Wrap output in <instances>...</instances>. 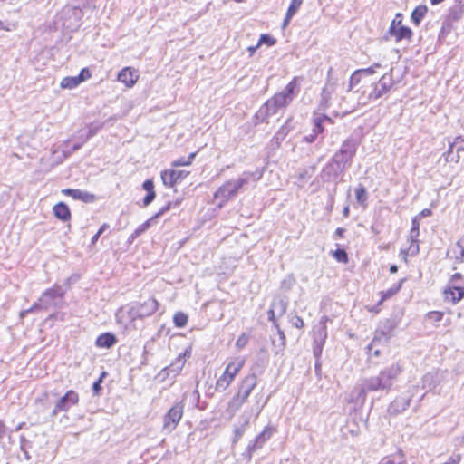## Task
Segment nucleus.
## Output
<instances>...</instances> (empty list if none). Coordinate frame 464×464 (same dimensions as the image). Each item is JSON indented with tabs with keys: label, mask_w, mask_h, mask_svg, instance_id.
Wrapping results in <instances>:
<instances>
[{
	"label": "nucleus",
	"mask_w": 464,
	"mask_h": 464,
	"mask_svg": "<svg viewBox=\"0 0 464 464\" xmlns=\"http://www.w3.org/2000/svg\"><path fill=\"white\" fill-rule=\"evenodd\" d=\"M247 183V178H239L225 182L215 193V198L218 201V207L221 208L226 202L235 197L237 191Z\"/></svg>",
	"instance_id": "5"
},
{
	"label": "nucleus",
	"mask_w": 464,
	"mask_h": 464,
	"mask_svg": "<svg viewBox=\"0 0 464 464\" xmlns=\"http://www.w3.org/2000/svg\"><path fill=\"white\" fill-rule=\"evenodd\" d=\"M188 175L185 170L166 169L161 172V179L165 186L173 187L177 182L184 179Z\"/></svg>",
	"instance_id": "15"
},
{
	"label": "nucleus",
	"mask_w": 464,
	"mask_h": 464,
	"mask_svg": "<svg viewBox=\"0 0 464 464\" xmlns=\"http://www.w3.org/2000/svg\"><path fill=\"white\" fill-rule=\"evenodd\" d=\"M287 306V298L281 295L275 296L271 304V308H273L277 313V316L279 317L283 316L285 314Z\"/></svg>",
	"instance_id": "24"
},
{
	"label": "nucleus",
	"mask_w": 464,
	"mask_h": 464,
	"mask_svg": "<svg viewBox=\"0 0 464 464\" xmlns=\"http://www.w3.org/2000/svg\"><path fill=\"white\" fill-rule=\"evenodd\" d=\"M419 234H420V223H419L418 218L415 217L411 221V228L410 236H409L410 240H411L409 251L411 253V255L417 254L419 252V244H418V240H417Z\"/></svg>",
	"instance_id": "19"
},
{
	"label": "nucleus",
	"mask_w": 464,
	"mask_h": 464,
	"mask_svg": "<svg viewBox=\"0 0 464 464\" xmlns=\"http://www.w3.org/2000/svg\"><path fill=\"white\" fill-rule=\"evenodd\" d=\"M430 215H431V210L429 208H425L416 217L418 218V220H420V218H422L424 217H429Z\"/></svg>",
	"instance_id": "51"
},
{
	"label": "nucleus",
	"mask_w": 464,
	"mask_h": 464,
	"mask_svg": "<svg viewBox=\"0 0 464 464\" xmlns=\"http://www.w3.org/2000/svg\"><path fill=\"white\" fill-rule=\"evenodd\" d=\"M159 308V303L154 298H149L143 303L132 305L129 311L128 315L131 322L137 319H143L152 315Z\"/></svg>",
	"instance_id": "6"
},
{
	"label": "nucleus",
	"mask_w": 464,
	"mask_h": 464,
	"mask_svg": "<svg viewBox=\"0 0 464 464\" xmlns=\"http://www.w3.org/2000/svg\"><path fill=\"white\" fill-rule=\"evenodd\" d=\"M380 67V63H374L371 67L355 71L350 78V88H352L353 85L358 84L361 82H362L364 81H368V76L374 73L375 69Z\"/></svg>",
	"instance_id": "16"
},
{
	"label": "nucleus",
	"mask_w": 464,
	"mask_h": 464,
	"mask_svg": "<svg viewBox=\"0 0 464 464\" xmlns=\"http://www.w3.org/2000/svg\"><path fill=\"white\" fill-rule=\"evenodd\" d=\"M184 411V405L181 402L174 404L163 418V430L171 432L180 421Z\"/></svg>",
	"instance_id": "9"
},
{
	"label": "nucleus",
	"mask_w": 464,
	"mask_h": 464,
	"mask_svg": "<svg viewBox=\"0 0 464 464\" xmlns=\"http://www.w3.org/2000/svg\"><path fill=\"white\" fill-rule=\"evenodd\" d=\"M296 87L297 79L294 78L283 91L276 93L258 110L256 115V119L268 123L270 116L276 114L279 109L286 107L293 101Z\"/></svg>",
	"instance_id": "2"
},
{
	"label": "nucleus",
	"mask_w": 464,
	"mask_h": 464,
	"mask_svg": "<svg viewBox=\"0 0 464 464\" xmlns=\"http://www.w3.org/2000/svg\"><path fill=\"white\" fill-rule=\"evenodd\" d=\"M196 156V153H190L188 158H179L177 160H174L172 162V167H180V166H188L192 163V160H194Z\"/></svg>",
	"instance_id": "36"
},
{
	"label": "nucleus",
	"mask_w": 464,
	"mask_h": 464,
	"mask_svg": "<svg viewBox=\"0 0 464 464\" xmlns=\"http://www.w3.org/2000/svg\"><path fill=\"white\" fill-rule=\"evenodd\" d=\"M79 401V395L74 391H68L54 405L52 414L57 415L61 411H67Z\"/></svg>",
	"instance_id": "11"
},
{
	"label": "nucleus",
	"mask_w": 464,
	"mask_h": 464,
	"mask_svg": "<svg viewBox=\"0 0 464 464\" xmlns=\"http://www.w3.org/2000/svg\"><path fill=\"white\" fill-rule=\"evenodd\" d=\"M256 383L257 379L255 374L246 376L240 383L237 393L247 399L254 388L256 386Z\"/></svg>",
	"instance_id": "18"
},
{
	"label": "nucleus",
	"mask_w": 464,
	"mask_h": 464,
	"mask_svg": "<svg viewBox=\"0 0 464 464\" xmlns=\"http://www.w3.org/2000/svg\"><path fill=\"white\" fill-rule=\"evenodd\" d=\"M392 23H395V25L397 27H399L400 25H401V14H396V17L392 20Z\"/></svg>",
	"instance_id": "53"
},
{
	"label": "nucleus",
	"mask_w": 464,
	"mask_h": 464,
	"mask_svg": "<svg viewBox=\"0 0 464 464\" xmlns=\"http://www.w3.org/2000/svg\"><path fill=\"white\" fill-rule=\"evenodd\" d=\"M117 79L126 87L130 88L137 82L139 75L131 67H125L119 72Z\"/></svg>",
	"instance_id": "17"
},
{
	"label": "nucleus",
	"mask_w": 464,
	"mask_h": 464,
	"mask_svg": "<svg viewBox=\"0 0 464 464\" xmlns=\"http://www.w3.org/2000/svg\"><path fill=\"white\" fill-rule=\"evenodd\" d=\"M15 24H5L4 22L0 21V30H5V31H11L13 29L15 28Z\"/></svg>",
	"instance_id": "50"
},
{
	"label": "nucleus",
	"mask_w": 464,
	"mask_h": 464,
	"mask_svg": "<svg viewBox=\"0 0 464 464\" xmlns=\"http://www.w3.org/2000/svg\"><path fill=\"white\" fill-rule=\"evenodd\" d=\"M343 214L345 218H347L349 216V207L346 206L343 210Z\"/></svg>",
	"instance_id": "63"
},
{
	"label": "nucleus",
	"mask_w": 464,
	"mask_h": 464,
	"mask_svg": "<svg viewBox=\"0 0 464 464\" xmlns=\"http://www.w3.org/2000/svg\"><path fill=\"white\" fill-rule=\"evenodd\" d=\"M63 296V292L60 286L54 285L53 287L47 289L42 296L39 298L38 303L33 305L30 309L22 313V315L25 313L33 312L38 307H44L47 309L51 306H56L58 304V301L61 300Z\"/></svg>",
	"instance_id": "7"
},
{
	"label": "nucleus",
	"mask_w": 464,
	"mask_h": 464,
	"mask_svg": "<svg viewBox=\"0 0 464 464\" xmlns=\"http://www.w3.org/2000/svg\"><path fill=\"white\" fill-rule=\"evenodd\" d=\"M247 399L244 396L237 393L233 396V398L228 401L227 407V412L230 417H233L235 413L241 408V406L246 402Z\"/></svg>",
	"instance_id": "23"
},
{
	"label": "nucleus",
	"mask_w": 464,
	"mask_h": 464,
	"mask_svg": "<svg viewBox=\"0 0 464 464\" xmlns=\"http://www.w3.org/2000/svg\"><path fill=\"white\" fill-rule=\"evenodd\" d=\"M92 74L90 72V71L87 69V68H83L80 74L77 75L78 77V80L80 81V83L82 82L83 81L91 78Z\"/></svg>",
	"instance_id": "46"
},
{
	"label": "nucleus",
	"mask_w": 464,
	"mask_h": 464,
	"mask_svg": "<svg viewBox=\"0 0 464 464\" xmlns=\"http://www.w3.org/2000/svg\"><path fill=\"white\" fill-rule=\"evenodd\" d=\"M403 365L396 362L390 366L385 367L377 376H372L362 381V385L357 390L355 401L363 403L366 400V394L369 392L389 391L393 382L402 372Z\"/></svg>",
	"instance_id": "1"
},
{
	"label": "nucleus",
	"mask_w": 464,
	"mask_h": 464,
	"mask_svg": "<svg viewBox=\"0 0 464 464\" xmlns=\"http://www.w3.org/2000/svg\"><path fill=\"white\" fill-rule=\"evenodd\" d=\"M344 229L343 228H337L336 229V234L339 236V237H343V234L344 233Z\"/></svg>",
	"instance_id": "64"
},
{
	"label": "nucleus",
	"mask_w": 464,
	"mask_h": 464,
	"mask_svg": "<svg viewBox=\"0 0 464 464\" xmlns=\"http://www.w3.org/2000/svg\"><path fill=\"white\" fill-rule=\"evenodd\" d=\"M395 328V324L393 321L386 320L379 329L376 330L375 336L372 339L370 347L375 344L376 343H388L392 335V332Z\"/></svg>",
	"instance_id": "12"
},
{
	"label": "nucleus",
	"mask_w": 464,
	"mask_h": 464,
	"mask_svg": "<svg viewBox=\"0 0 464 464\" xmlns=\"http://www.w3.org/2000/svg\"><path fill=\"white\" fill-rule=\"evenodd\" d=\"M292 17L293 16H288V14L286 13L284 23H283V27L284 28L287 26V24H289V22H290Z\"/></svg>",
	"instance_id": "59"
},
{
	"label": "nucleus",
	"mask_w": 464,
	"mask_h": 464,
	"mask_svg": "<svg viewBox=\"0 0 464 464\" xmlns=\"http://www.w3.org/2000/svg\"><path fill=\"white\" fill-rule=\"evenodd\" d=\"M291 324H292L293 326H295L296 328H303L304 327V321L298 315H294L291 318Z\"/></svg>",
	"instance_id": "45"
},
{
	"label": "nucleus",
	"mask_w": 464,
	"mask_h": 464,
	"mask_svg": "<svg viewBox=\"0 0 464 464\" xmlns=\"http://www.w3.org/2000/svg\"><path fill=\"white\" fill-rule=\"evenodd\" d=\"M457 262H464V241L459 240L448 252Z\"/></svg>",
	"instance_id": "26"
},
{
	"label": "nucleus",
	"mask_w": 464,
	"mask_h": 464,
	"mask_svg": "<svg viewBox=\"0 0 464 464\" xmlns=\"http://www.w3.org/2000/svg\"><path fill=\"white\" fill-rule=\"evenodd\" d=\"M327 320L326 317L321 319L320 324H322V329L317 333V336L315 338V342L320 341L323 343L327 336L326 328L324 325V322Z\"/></svg>",
	"instance_id": "39"
},
{
	"label": "nucleus",
	"mask_w": 464,
	"mask_h": 464,
	"mask_svg": "<svg viewBox=\"0 0 464 464\" xmlns=\"http://www.w3.org/2000/svg\"><path fill=\"white\" fill-rule=\"evenodd\" d=\"M444 295L445 299L453 304L458 303L464 297V277L459 273H456L451 276Z\"/></svg>",
	"instance_id": "8"
},
{
	"label": "nucleus",
	"mask_w": 464,
	"mask_h": 464,
	"mask_svg": "<svg viewBox=\"0 0 464 464\" xmlns=\"http://www.w3.org/2000/svg\"><path fill=\"white\" fill-rule=\"evenodd\" d=\"M302 4L303 0H291L290 6L287 10L288 16H294L301 7Z\"/></svg>",
	"instance_id": "38"
},
{
	"label": "nucleus",
	"mask_w": 464,
	"mask_h": 464,
	"mask_svg": "<svg viewBox=\"0 0 464 464\" xmlns=\"http://www.w3.org/2000/svg\"><path fill=\"white\" fill-rule=\"evenodd\" d=\"M356 200L359 204L365 207L367 201V192L362 186H359L355 190Z\"/></svg>",
	"instance_id": "35"
},
{
	"label": "nucleus",
	"mask_w": 464,
	"mask_h": 464,
	"mask_svg": "<svg viewBox=\"0 0 464 464\" xmlns=\"http://www.w3.org/2000/svg\"><path fill=\"white\" fill-rule=\"evenodd\" d=\"M393 86L392 75L391 73H384L381 79L376 82H369V81L362 82L360 90L359 102L367 104L370 102L376 101L382 95L386 94Z\"/></svg>",
	"instance_id": "3"
},
{
	"label": "nucleus",
	"mask_w": 464,
	"mask_h": 464,
	"mask_svg": "<svg viewBox=\"0 0 464 464\" xmlns=\"http://www.w3.org/2000/svg\"><path fill=\"white\" fill-rule=\"evenodd\" d=\"M275 44H276V39H274L273 37H271L268 34H261L259 42H258V45L266 44L268 46H273Z\"/></svg>",
	"instance_id": "43"
},
{
	"label": "nucleus",
	"mask_w": 464,
	"mask_h": 464,
	"mask_svg": "<svg viewBox=\"0 0 464 464\" xmlns=\"http://www.w3.org/2000/svg\"><path fill=\"white\" fill-rule=\"evenodd\" d=\"M116 343V338L113 334L106 333L102 334L96 339V345L102 348H110Z\"/></svg>",
	"instance_id": "28"
},
{
	"label": "nucleus",
	"mask_w": 464,
	"mask_h": 464,
	"mask_svg": "<svg viewBox=\"0 0 464 464\" xmlns=\"http://www.w3.org/2000/svg\"><path fill=\"white\" fill-rule=\"evenodd\" d=\"M428 12V8L426 5H419L417 6L412 14H411V19H412V22L416 24V25H419L420 21L423 19V17L425 16V14H427Z\"/></svg>",
	"instance_id": "31"
},
{
	"label": "nucleus",
	"mask_w": 464,
	"mask_h": 464,
	"mask_svg": "<svg viewBox=\"0 0 464 464\" xmlns=\"http://www.w3.org/2000/svg\"><path fill=\"white\" fill-rule=\"evenodd\" d=\"M291 119H288L285 125H283L280 130L276 134V140H284L285 137L289 133L292 127L289 125Z\"/></svg>",
	"instance_id": "37"
},
{
	"label": "nucleus",
	"mask_w": 464,
	"mask_h": 464,
	"mask_svg": "<svg viewBox=\"0 0 464 464\" xmlns=\"http://www.w3.org/2000/svg\"><path fill=\"white\" fill-rule=\"evenodd\" d=\"M277 332H278L279 337L282 340L283 343H285V336L284 332L279 327L277 328Z\"/></svg>",
	"instance_id": "58"
},
{
	"label": "nucleus",
	"mask_w": 464,
	"mask_h": 464,
	"mask_svg": "<svg viewBox=\"0 0 464 464\" xmlns=\"http://www.w3.org/2000/svg\"><path fill=\"white\" fill-rule=\"evenodd\" d=\"M142 188L148 192L154 191V184L150 179H147L144 181Z\"/></svg>",
	"instance_id": "49"
},
{
	"label": "nucleus",
	"mask_w": 464,
	"mask_h": 464,
	"mask_svg": "<svg viewBox=\"0 0 464 464\" xmlns=\"http://www.w3.org/2000/svg\"><path fill=\"white\" fill-rule=\"evenodd\" d=\"M101 382H102V379L95 382L92 385V390L95 394H97L102 389Z\"/></svg>",
	"instance_id": "52"
},
{
	"label": "nucleus",
	"mask_w": 464,
	"mask_h": 464,
	"mask_svg": "<svg viewBox=\"0 0 464 464\" xmlns=\"http://www.w3.org/2000/svg\"><path fill=\"white\" fill-rule=\"evenodd\" d=\"M99 237H100V233H96V234L92 237V244H95V243H96V241L99 239Z\"/></svg>",
	"instance_id": "62"
},
{
	"label": "nucleus",
	"mask_w": 464,
	"mask_h": 464,
	"mask_svg": "<svg viewBox=\"0 0 464 464\" xmlns=\"http://www.w3.org/2000/svg\"><path fill=\"white\" fill-rule=\"evenodd\" d=\"M80 11L78 9H72V8L64 11L65 14L72 13L73 14H77Z\"/></svg>",
	"instance_id": "61"
},
{
	"label": "nucleus",
	"mask_w": 464,
	"mask_h": 464,
	"mask_svg": "<svg viewBox=\"0 0 464 464\" xmlns=\"http://www.w3.org/2000/svg\"><path fill=\"white\" fill-rule=\"evenodd\" d=\"M170 208V203H168L166 206L162 207L154 216L141 224L138 228L134 230V232L130 236L129 241L133 242L138 237H140L142 233H144L147 229H149L153 224H155L156 219L166 213Z\"/></svg>",
	"instance_id": "13"
},
{
	"label": "nucleus",
	"mask_w": 464,
	"mask_h": 464,
	"mask_svg": "<svg viewBox=\"0 0 464 464\" xmlns=\"http://www.w3.org/2000/svg\"><path fill=\"white\" fill-rule=\"evenodd\" d=\"M53 214L62 221H68L71 218L70 209L63 202H60L53 207Z\"/></svg>",
	"instance_id": "27"
},
{
	"label": "nucleus",
	"mask_w": 464,
	"mask_h": 464,
	"mask_svg": "<svg viewBox=\"0 0 464 464\" xmlns=\"http://www.w3.org/2000/svg\"><path fill=\"white\" fill-rule=\"evenodd\" d=\"M191 354L192 347L188 346V348L185 349V351L182 353H179L176 361L173 363H171L170 371L179 373L184 367L187 360L191 357Z\"/></svg>",
	"instance_id": "21"
},
{
	"label": "nucleus",
	"mask_w": 464,
	"mask_h": 464,
	"mask_svg": "<svg viewBox=\"0 0 464 464\" xmlns=\"http://www.w3.org/2000/svg\"><path fill=\"white\" fill-rule=\"evenodd\" d=\"M5 426L3 421L0 420V439H2L5 434Z\"/></svg>",
	"instance_id": "55"
},
{
	"label": "nucleus",
	"mask_w": 464,
	"mask_h": 464,
	"mask_svg": "<svg viewBox=\"0 0 464 464\" xmlns=\"http://www.w3.org/2000/svg\"><path fill=\"white\" fill-rule=\"evenodd\" d=\"M155 197H156L155 191L148 192V194L146 195V197L143 199V205L145 207L149 206L154 200Z\"/></svg>",
	"instance_id": "47"
},
{
	"label": "nucleus",
	"mask_w": 464,
	"mask_h": 464,
	"mask_svg": "<svg viewBox=\"0 0 464 464\" xmlns=\"http://www.w3.org/2000/svg\"><path fill=\"white\" fill-rule=\"evenodd\" d=\"M315 138H316V134H313V133H312V134H309V135L305 136V137L304 138V140L306 142H308V143H312V142H314V141Z\"/></svg>",
	"instance_id": "54"
},
{
	"label": "nucleus",
	"mask_w": 464,
	"mask_h": 464,
	"mask_svg": "<svg viewBox=\"0 0 464 464\" xmlns=\"http://www.w3.org/2000/svg\"><path fill=\"white\" fill-rule=\"evenodd\" d=\"M274 433V429L272 427H266L264 430L255 439V440L247 446L246 450L248 451V459H251L253 452L256 450L260 449L266 441H267L272 434Z\"/></svg>",
	"instance_id": "14"
},
{
	"label": "nucleus",
	"mask_w": 464,
	"mask_h": 464,
	"mask_svg": "<svg viewBox=\"0 0 464 464\" xmlns=\"http://www.w3.org/2000/svg\"><path fill=\"white\" fill-rule=\"evenodd\" d=\"M295 282V279L293 275L287 276L282 282H281V288L288 291L292 288Z\"/></svg>",
	"instance_id": "41"
},
{
	"label": "nucleus",
	"mask_w": 464,
	"mask_h": 464,
	"mask_svg": "<svg viewBox=\"0 0 464 464\" xmlns=\"http://www.w3.org/2000/svg\"><path fill=\"white\" fill-rule=\"evenodd\" d=\"M345 169L346 168L342 166L338 161H335L334 159H332L331 162L324 169V174L327 176L328 179H336Z\"/></svg>",
	"instance_id": "22"
},
{
	"label": "nucleus",
	"mask_w": 464,
	"mask_h": 464,
	"mask_svg": "<svg viewBox=\"0 0 464 464\" xmlns=\"http://www.w3.org/2000/svg\"><path fill=\"white\" fill-rule=\"evenodd\" d=\"M379 464H396V463L391 459H383L380 461Z\"/></svg>",
	"instance_id": "57"
},
{
	"label": "nucleus",
	"mask_w": 464,
	"mask_h": 464,
	"mask_svg": "<svg viewBox=\"0 0 464 464\" xmlns=\"http://www.w3.org/2000/svg\"><path fill=\"white\" fill-rule=\"evenodd\" d=\"M246 360L242 357H235L228 362L223 374L216 382V390L224 392L234 381L235 377L245 365Z\"/></svg>",
	"instance_id": "4"
},
{
	"label": "nucleus",
	"mask_w": 464,
	"mask_h": 464,
	"mask_svg": "<svg viewBox=\"0 0 464 464\" xmlns=\"http://www.w3.org/2000/svg\"><path fill=\"white\" fill-rule=\"evenodd\" d=\"M333 256L339 261V262H342V263H347L348 262V256H347V253L343 250V249H337L336 251H334V253L333 254Z\"/></svg>",
	"instance_id": "42"
},
{
	"label": "nucleus",
	"mask_w": 464,
	"mask_h": 464,
	"mask_svg": "<svg viewBox=\"0 0 464 464\" xmlns=\"http://www.w3.org/2000/svg\"><path fill=\"white\" fill-rule=\"evenodd\" d=\"M389 33L395 38L397 42L407 39L410 40L412 35V32L409 27L400 25L397 27L395 23H392Z\"/></svg>",
	"instance_id": "20"
},
{
	"label": "nucleus",
	"mask_w": 464,
	"mask_h": 464,
	"mask_svg": "<svg viewBox=\"0 0 464 464\" xmlns=\"http://www.w3.org/2000/svg\"><path fill=\"white\" fill-rule=\"evenodd\" d=\"M324 120H329L326 116L317 117L314 119V128L313 130V134H316V136L324 131V128L322 127V122Z\"/></svg>",
	"instance_id": "40"
},
{
	"label": "nucleus",
	"mask_w": 464,
	"mask_h": 464,
	"mask_svg": "<svg viewBox=\"0 0 464 464\" xmlns=\"http://www.w3.org/2000/svg\"><path fill=\"white\" fill-rule=\"evenodd\" d=\"M336 85L333 82H327L322 92V103L327 106L332 94L335 92Z\"/></svg>",
	"instance_id": "29"
},
{
	"label": "nucleus",
	"mask_w": 464,
	"mask_h": 464,
	"mask_svg": "<svg viewBox=\"0 0 464 464\" xmlns=\"http://www.w3.org/2000/svg\"><path fill=\"white\" fill-rule=\"evenodd\" d=\"M62 192L63 194L70 196L74 199H82L85 202L92 201L94 199L93 195L80 189L65 188Z\"/></svg>",
	"instance_id": "25"
},
{
	"label": "nucleus",
	"mask_w": 464,
	"mask_h": 464,
	"mask_svg": "<svg viewBox=\"0 0 464 464\" xmlns=\"http://www.w3.org/2000/svg\"><path fill=\"white\" fill-rule=\"evenodd\" d=\"M80 84V81L77 76L65 77L61 82V87L63 89H72Z\"/></svg>",
	"instance_id": "33"
},
{
	"label": "nucleus",
	"mask_w": 464,
	"mask_h": 464,
	"mask_svg": "<svg viewBox=\"0 0 464 464\" xmlns=\"http://www.w3.org/2000/svg\"><path fill=\"white\" fill-rule=\"evenodd\" d=\"M356 150V143L351 140H346L342 144L340 150L334 154L333 159H334L335 161H338L344 168H348L352 164Z\"/></svg>",
	"instance_id": "10"
},
{
	"label": "nucleus",
	"mask_w": 464,
	"mask_h": 464,
	"mask_svg": "<svg viewBox=\"0 0 464 464\" xmlns=\"http://www.w3.org/2000/svg\"><path fill=\"white\" fill-rule=\"evenodd\" d=\"M276 314H277V313L273 308L270 307V309L268 310V319H269V321L274 323V324L276 328H278V324L276 321Z\"/></svg>",
	"instance_id": "48"
},
{
	"label": "nucleus",
	"mask_w": 464,
	"mask_h": 464,
	"mask_svg": "<svg viewBox=\"0 0 464 464\" xmlns=\"http://www.w3.org/2000/svg\"><path fill=\"white\" fill-rule=\"evenodd\" d=\"M108 227H109V226H108L107 224H103V225L100 227V229L98 230V232H97V233H100V236H101V235L104 232V230H105L106 228H108Z\"/></svg>",
	"instance_id": "60"
},
{
	"label": "nucleus",
	"mask_w": 464,
	"mask_h": 464,
	"mask_svg": "<svg viewBox=\"0 0 464 464\" xmlns=\"http://www.w3.org/2000/svg\"><path fill=\"white\" fill-rule=\"evenodd\" d=\"M188 315L182 312H177L173 316V323L176 327L182 328L188 324Z\"/></svg>",
	"instance_id": "34"
},
{
	"label": "nucleus",
	"mask_w": 464,
	"mask_h": 464,
	"mask_svg": "<svg viewBox=\"0 0 464 464\" xmlns=\"http://www.w3.org/2000/svg\"><path fill=\"white\" fill-rule=\"evenodd\" d=\"M249 419H250L249 417H246L240 427L235 428L234 437H233V440H232L233 443H237L241 439V437L245 433L246 428L248 427Z\"/></svg>",
	"instance_id": "32"
},
{
	"label": "nucleus",
	"mask_w": 464,
	"mask_h": 464,
	"mask_svg": "<svg viewBox=\"0 0 464 464\" xmlns=\"http://www.w3.org/2000/svg\"><path fill=\"white\" fill-rule=\"evenodd\" d=\"M249 336L246 334H242L236 342V347L239 350L244 348L247 344Z\"/></svg>",
	"instance_id": "44"
},
{
	"label": "nucleus",
	"mask_w": 464,
	"mask_h": 464,
	"mask_svg": "<svg viewBox=\"0 0 464 464\" xmlns=\"http://www.w3.org/2000/svg\"><path fill=\"white\" fill-rule=\"evenodd\" d=\"M259 46H260V45H258V44H256V45H255V46H249V47L247 48V50H248V52L250 53V55H251V56L255 53V52L257 50V48H258Z\"/></svg>",
	"instance_id": "56"
},
{
	"label": "nucleus",
	"mask_w": 464,
	"mask_h": 464,
	"mask_svg": "<svg viewBox=\"0 0 464 464\" xmlns=\"http://www.w3.org/2000/svg\"><path fill=\"white\" fill-rule=\"evenodd\" d=\"M401 284H402V281H401L397 284H394L391 288H389L386 291H382L380 293V295H382V298L379 302V305L382 304L386 299L391 298L392 296L396 295L400 291V289L401 287Z\"/></svg>",
	"instance_id": "30"
}]
</instances>
